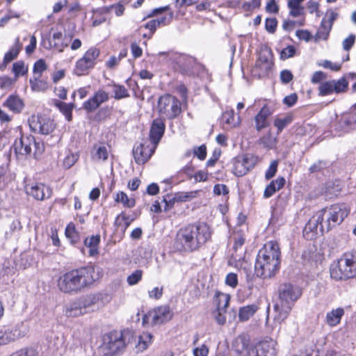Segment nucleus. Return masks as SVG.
<instances>
[{"label":"nucleus","mask_w":356,"mask_h":356,"mask_svg":"<svg viewBox=\"0 0 356 356\" xmlns=\"http://www.w3.org/2000/svg\"><path fill=\"white\" fill-rule=\"evenodd\" d=\"M349 209L345 204H333L316 212L305 226V230L316 234H323L341 224L349 213Z\"/></svg>","instance_id":"nucleus-1"},{"label":"nucleus","mask_w":356,"mask_h":356,"mask_svg":"<svg viewBox=\"0 0 356 356\" xmlns=\"http://www.w3.org/2000/svg\"><path fill=\"white\" fill-rule=\"evenodd\" d=\"M210 236V228L207 224L188 225L177 232L174 248L179 252H193L204 245Z\"/></svg>","instance_id":"nucleus-2"},{"label":"nucleus","mask_w":356,"mask_h":356,"mask_svg":"<svg viewBox=\"0 0 356 356\" xmlns=\"http://www.w3.org/2000/svg\"><path fill=\"white\" fill-rule=\"evenodd\" d=\"M97 279L93 266L72 270L60 275L57 281L59 290L65 293L74 294L92 284Z\"/></svg>","instance_id":"nucleus-3"},{"label":"nucleus","mask_w":356,"mask_h":356,"mask_svg":"<svg viewBox=\"0 0 356 356\" xmlns=\"http://www.w3.org/2000/svg\"><path fill=\"white\" fill-rule=\"evenodd\" d=\"M280 264V250L275 241L266 243L259 251L255 262V273L261 278H270L278 270Z\"/></svg>","instance_id":"nucleus-4"},{"label":"nucleus","mask_w":356,"mask_h":356,"mask_svg":"<svg viewBox=\"0 0 356 356\" xmlns=\"http://www.w3.org/2000/svg\"><path fill=\"white\" fill-rule=\"evenodd\" d=\"M301 295L302 291L298 286L291 284L281 285L279 289V298L273 307L275 312L274 320L279 323L284 321L288 317L294 302Z\"/></svg>","instance_id":"nucleus-5"},{"label":"nucleus","mask_w":356,"mask_h":356,"mask_svg":"<svg viewBox=\"0 0 356 356\" xmlns=\"http://www.w3.org/2000/svg\"><path fill=\"white\" fill-rule=\"evenodd\" d=\"M330 276L336 280L356 277V252L343 253L330 268Z\"/></svg>","instance_id":"nucleus-6"},{"label":"nucleus","mask_w":356,"mask_h":356,"mask_svg":"<svg viewBox=\"0 0 356 356\" xmlns=\"http://www.w3.org/2000/svg\"><path fill=\"white\" fill-rule=\"evenodd\" d=\"M125 347L122 334L118 332H111L103 337V343L100 346L102 356H115Z\"/></svg>","instance_id":"nucleus-7"},{"label":"nucleus","mask_w":356,"mask_h":356,"mask_svg":"<svg viewBox=\"0 0 356 356\" xmlns=\"http://www.w3.org/2000/svg\"><path fill=\"white\" fill-rule=\"evenodd\" d=\"M158 108L160 115L168 119L175 118L181 111L179 101L170 95H165L159 98Z\"/></svg>","instance_id":"nucleus-8"},{"label":"nucleus","mask_w":356,"mask_h":356,"mask_svg":"<svg viewBox=\"0 0 356 356\" xmlns=\"http://www.w3.org/2000/svg\"><path fill=\"white\" fill-rule=\"evenodd\" d=\"M99 54L100 51L98 49L95 47L90 48L83 57L76 61L74 73L77 76L87 74L89 70L95 67Z\"/></svg>","instance_id":"nucleus-9"},{"label":"nucleus","mask_w":356,"mask_h":356,"mask_svg":"<svg viewBox=\"0 0 356 356\" xmlns=\"http://www.w3.org/2000/svg\"><path fill=\"white\" fill-rule=\"evenodd\" d=\"M27 332L28 328L22 322L15 326L0 327V346L8 344L23 337Z\"/></svg>","instance_id":"nucleus-10"},{"label":"nucleus","mask_w":356,"mask_h":356,"mask_svg":"<svg viewBox=\"0 0 356 356\" xmlns=\"http://www.w3.org/2000/svg\"><path fill=\"white\" fill-rule=\"evenodd\" d=\"M172 312L169 306L161 305L149 311L143 318V323H150L152 325H161L172 317Z\"/></svg>","instance_id":"nucleus-11"},{"label":"nucleus","mask_w":356,"mask_h":356,"mask_svg":"<svg viewBox=\"0 0 356 356\" xmlns=\"http://www.w3.org/2000/svg\"><path fill=\"white\" fill-rule=\"evenodd\" d=\"M15 153L17 155L27 156L31 154L32 149L34 147L41 152L42 149L40 148V144L36 143L35 138L33 136L22 135L19 139H17L13 145ZM37 150L34 152L35 154Z\"/></svg>","instance_id":"nucleus-12"},{"label":"nucleus","mask_w":356,"mask_h":356,"mask_svg":"<svg viewBox=\"0 0 356 356\" xmlns=\"http://www.w3.org/2000/svg\"><path fill=\"white\" fill-rule=\"evenodd\" d=\"M348 86L347 80L342 77L337 81L330 80L321 83L318 87L319 95H328L333 92L337 94L345 92Z\"/></svg>","instance_id":"nucleus-13"},{"label":"nucleus","mask_w":356,"mask_h":356,"mask_svg":"<svg viewBox=\"0 0 356 356\" xmlns=\"http://www.w3.org/2000/svg\"><path fill=\"white\" fill-rule=\"evenodd\" d=\"M254 165L252 156L243 154L238 156L233 160L232 172L237 177L246 175Z\"/></svg>","instance_id":"nucleus-14"},{"label":"nucleus","mask_w":356,"mask_h":356,"mask_svg":"<svg viewBox=\"0 0 356 356\" xmlns=\"http://www.w3.org/2000/svg\"><path fill=\"white\" fill-rule=\"evenodd\" d=\"M156 148L155 145H152L149 142H145L134 147L133 155L135 161L138 164H144L149 159Z\"/></svg>","instance_id":"nucleus-15"},{"label":"nucleus","mask_w":356,"mask_h":356,"mask_svg":"<svg viewBox=\"0 0 356 356\" xmlns=\"http://www.w3.org/2000/svg\"><path fill=\"white\" fill-rule=\"evenodd\" d=\"M277 343L273 339L261 341L253 346L250 356H275Z\"/></svg>","instance_id":"nucleus-16"},{"label":"nucleus","mask_w":356,"mask_h":356,"mask_svg":"<svg viewBox=\"0 0 356 356\" xmlns=\"http://www.w3.org/2000/svg\"><path fill=\"white\" fill-rule=\"evenodd\" d=\"M252 346L250 337L243 334L234 339L232 348L237 356H250Z\"/></svg>","instance_id":"nucleus-17"},{"label":"nucleus","mask_w":356,"mask_h":356,"mask_svg":"<svg viewBox=\"0 0 356 356\" xmlns=\"http://www.w3.org/2000/svg\"><path fill=\"white\" fill-rule=\"evenodd\" d=\"M25 191L29 195L33 197L38 200L49 198L51 195V190L42 184L35 183L26 185Z\"/></svg>","instance_id":"nucleus-18"},{"label":"nucleus","mask_w":356,"mask_h":356,"mask_svg":"<svg viewBox=\"0 0 356 356\" xmlns=\"http://www.w3.org/2000/svg\"><path fill=\"white\" fill-rule=\"evenodd\" d=\"M108 99V92L101 89L98 90L91 98L83 103V108L88 112L94 111Z\"/></svg>","instance_id":"nucleus-19"},{"label":"nucleus","mask_w":356,"mask_h":356,"mask_svg":"<svg viewBox=\"0 0 356 356\" xmlns=\"http://www.w3.org/2000/svg\"><path fill=\"white\" fill-rule=\"evenodd\" d=\"M30 126L35 131L44 135L49 134L55 128L52 120L42 117H38L37 121L33 120Z\"/></svg>","instance_id":"nucleus-20"},{"label":"nucleus","mask_w":356,"mask_h":356,"mask_svg":"<svg viewBox=\"0 0 356 356\" xmlns=\"http://www.w3.org/2000/svg\"><path fill=\"white\" fill-rule=\"evenodd\" d=\"M165 124L161 118L155 119L149 132V143L157 147L165 131Z\"/></svg>","instance_id":"nucleus-21"},{"label":"nucleus","mask_w":356,"mask_h":356,"mask_svg":"<svg viewBox=\"0 0 356 356\" xmlns=\"http://www.w3.org/2000/svg\"><path fill=\"white\" fill-rule=\"evenodd\" d=\"M110 150L108 147L103 144H95L91 150V159L95 162H104L108 159Z\"/></svg>","instance_id":"nucleus-22"},{"label":"nucleus","mask_w":356,"mask_h":356,"mask_svg":"<svg viewBox=\"0 0 356 356\" xmlns=\"http://www.w3.org/2000/svg\"><path fill=\"white\" fill-rule=\"evenodd\" d=\"M273 111L270 109L267 105L262 107L260 111L255 116L256 129L257 131L267 127L269 125L268 117L273 114Z\"/></svg>","instance_id":"nucleus-23"},{"label":"nucleus","mask_w":356,"mask_h":356,"mask_svg":"<svg viewBox=\"0 0 356 356\" xmlns=\"http://www.w3.org/2000/svg\"><path fill=\"white\" fill-rule=\"evenodd\" d=\"M3 106L15 113H19L24 108V104L19 96L11 95L3 102Z\"/></svg>","instance_id":"nucleus-24"},{"label":"nucleus","mask_w":356,"mask_h":356,"mask_svg":"<svg viewBox=\"0 0 356 356\" xmlns=\"http://www.w3.org/2000/svg\"><path fill=\"white\" fill-rule=\"evenodd\" d=\"M344 309L341 307L334 309L326 314L325 322L330 327L338 325L344 315Z\"/></svg>","instance_id":"nucleus-25"},{"label":"nucleus","mask_w":356,"mask_h":356,"mask_svg":"<svg viewBox=\"0 0 356 356\" xmlns=\"http://www.w3.org/2000/svg\"><path fill=\"white\" fill-rule=\"evenodd\" d=\"M100 243L99 235L91 236L84 240L85 248L88 249V254L90 257L96 256L99 254V244Z\"/></svg>","instance_id":"nucleus-26"},{"label":"nucleus","mask_w":356,"mask_h":356,"mask_svg":"<svg viewBox=\"0 0 356 356\" xmlns=\"http://www.w3.org/2000/svg\"><path fill=\"white\" fill-rule=\"evenodd\" d=\"M152 342V336L149 332H143L139 335L135 345L136 353H141L145 350Z\"/></svg>","instance_id":"nucleus-27"},{"label":"nucleus","mask_w":356,"mask_h":356,"mask_svg":"<svg viewBox=\"0 0 356 356\" xmlns=\"http://www.w3.org/2000/svg\"><path fill=\"white\" fill-rule=\"evenodd\" d=\"M303 0H289L287 6L289 9V15L293 17L303 16L305 8L302 5Z\"/></svg>","instance_id":"nucleus-28"},{"label":"nucleus","mask_w":356,"mask_h":356,"mask_svg":"<svg viewBox=\"0 0 356 356\" xmlns=\"http://www.w3.org/2000/svg\"><path fill=\"white\" fill-rule=\"evenodd\" d=\"M42 76H33L29 80L32 91L39 92H44L49 88V83L47 80L41 79Z\"/></svg>","instance_id":"nucleus-29"},{"label":"nucleus","mask_w":356,"mask_h":356,"mask_svg":"<svg viewBox=\"0 0 356 356\" xmlns=\"http://www.w3.org/2000/svg\"><path fill=\"white\" fill-rule=\"evenodd\" d=\"M65 315L68 317H77L86 313V311L80 301L71 303L66 307Z\"/></svg>","instance_id":"nucleus-30"},{"label":"nucleus","mask_w":356,"mask_h":356,"mask_svg":"<svg viewBox=\"0 0 356 356\" xmlns=\"http://www.w3.org/2000/svg\"><path fill=\"white\" fill-rule=\"evenodd\" d=\"M258 307L254 304L243 306L239 309L238 318L241 321L249 320L257 312Z\"/></svg>","instance_id":"nucleus-31"},{"label":"nucleus","mask_w":356,"mask_h":356,"mask_svg":"<svg viewBox=\"0 0 356 356\" xmlns=\"http://www.w3.org/2000/svg\"><path fill=\"white\" fill-rule=\"evenodd\" d=\"M218 311H226L230 300V296L217 291L214 297Z\"/></svg>","instance_id":"nucleus-32"},{"label":"nucleus","mask_w":356,"mask_h":356,"mask_svg":"<svg viewBox=\"0 0 356 356\" xmlns=\"http://www.w3.org/2000/svg\"><path fill=\"white\" fill-rule=\"evenodd\" d=\"M22 49V44L19 42V38H17L15 40V42L14 45L10 48V49L6 53L3 58V63L6 65L8 63L11 62L14 59H15L19 51Z\"/></svg>","instance_id":"nucleus-33"},{"label":"nucleus","mask_w":356,"mask_h":356,"mask_svg":"<svg viewBox=\"0 0 356 356\" xmlns=\"http://www.w3.org/2000/svg\"><path fill=\"white\" fill-rule=\"evenodd\" d=\"M114 200L116 202L122 204L124 207L132 208L136 204V201L134 198L129 197L127 195L120 191L115 195Z\"/></svg>","instance_id":"nucleus-34"},{"label":"nucleus","mask_w":356,"mask_h":356,"mask_svg":"<svg viewBox=\"0 0 356 356\" xmlns=\"http://www.w3.org/2000/svg\"><path fill=\"white\" fill-rule=\"evenodd\" d=\"M50 44L54 48L59 52H62L65 47H67L68 43L63 41V34L61 32H55L50 40Z\"/></svg>","instance_id":"nucleus-35"},{"label":"nucleus","mask_w":356,"mask_h":356,"mask_svg":"<svg viewBox=\"0 0 356 356\" xmlns=\"http://www.w3.org/2000/svg\"><path fill=\"white\" fill-rule=\"evenodd\" d=\"M55 106L59 109V111L65 116L67 121H71L72 118V112L74 109V104H67L63 102L56 101Z\"/></svg>","instance_id":"nucleus-36"},{"label":"nucleus","mask_w":356,"mask_h":356,"mask_svg":"<svg viewBox=\"0 0 356 356\" xmlns=\"http://www.w3.org/2000/svg\"><path fill=\"white\" fill-rule=\"evenodd\" d=\"M134 220V218L127 216L124 212H122L116 217L115 225L118 227H124L126 229Z\"/></svg>","instance_id":"nucleus-37"},{"label":"nucleus","mask_w":356,"mask_h":356,"mask_svg":"<svg viewBox=\"0 0 356 356\" xmlns=\"http://www.w3.org/2000/svg\"><path fill=\"white\" fill-rule=\"evenodd\" d=\"M293 121V116L291 115H286L282 118H276L274 120V125L277 129V132L280 133L286 126L291 124Z\"/></svg>","instance_id":"nucleus-38"},{"label":"nucleus","mask_w":356,"mask_h":356,"mask_svg":"<svg viewBox=\"0 0 356 356\" xmlns=\"http://www.w3.org/2000/svg\"><path fill=\"white\" fill-rule=\"evenodd\" d=\"M256 65L266 72L270 70L272 66V61L270 58V54H261Z\"/></svg>","instance_id":"nucleus-39"},{"label":"nucleus","mask_w":356,"mask_h":356,"mask_svg":"<svg viewBox=\"0 0 356 356\" xmlns=\"http://www.w3.org/2000/svg\"><path fill=\"white\" fill-rule=\"evenodd\" d=\"M113 92L115 99H121L129 97V91L122 85L114 83L113 85Z\"/></svg>","instance_id":"nucleus-40"},{"label":"nucleus","mask_w":356,"mask_h":356,"mask_svg":"<svg viewBox=\"0 0 356 356\" xmlns=\"http://www.w3.org/2000/svg\"><path fill=\"white\" fill-rule=\"evenodd\" d=\"M47 70V65L44 59L37 60L33 67V76H42L44 72Z\"/></svg>","instance_id":"nucleus-41"},{"label":"nucleus","mask_w":356,"mask_h":356,"mask_svg":"<svg viewBox=\"0 0 356 356\" xmlns=\"http://www.w3.org/2000/svg\"><path fill=\"white\" fill-rule=\"evenodd\" d=\"M28 71V67L25 65L24 62L18 60L13 65V72L16 77L24 75Z\"/></svg>","instance_id":"nucleus-42"},{"label":"nucleus","mask_w":356,"mask_h":356,"mask_svg":"<svg viewBox=\"0 0 356 356\" xmlns=\"http://www.w3.org/2000/svg\"><path fill=\"white\" fill-rule=\"evenodd\" d=\"M143 275L142 270H136L127 277V282L129 286L136 285L142 280Z\"/></svg>","instance_id":"nucleus-43"},{"label":"nucleus","mask_w":356,"mask_h":356,"mask_svg":"<svg viewBox=\"0 0 356 356\" xmlns=\"http://www.w3.org/2000/svg\"><path fill=\"white\" fill-rule=\"evenodd\" d=\"M196 195L197 191L181 192L175 194V197L173 199L175 200L176 201L186 202L195 197Z\"/></svg>","instance_id":"nucleus-44"},{"label":"nucleus","mask_w":356,"mask_h":356,"mask_svg":"<svg viewBox=\"0 0 356 356\" xmlns=\"http://www.w3.org/2000/svg\"><path fill=\"white\" fill-rule=\"evenodd\" d=\"M222 119L225 122L231 127H236L239 124V121H235L234 111H225L222 115Z\"/></svg>","instance_id":"nucleus-45"},{"label":"nucleus","mask_w":356,"mask_h":356,"mask_svg":"<svg viewBox=\"0 0 356 356\" xmlns=\"http://www.w3.org/2000/svg\"><path fill=\"white\" fill-rule=\"evenodd\" d=\"M79 157L78 154L70 153L63 160V166L67 169L70 168L78 161Z\"/></svg>","instance_id":"nucleus-46"},{"label":"nucleus","mask_w":356,"mask_h":356,"mask_svg":"<svg viewBox=\"0 0 356 356\" xmlns=\"http://www.w3.org/2000/svg\"><path fill=\"white\" fill-rule=\"evenodd\" d=\"M98 300V298L94 294H90L86 296L84 300H79L81 302L84 309L87 307H92L94 305Z\"/></svg>","instance_id":"nucleus-47"},{"label":"nucleus","mask_w":356,"mask_h":356,"mask_svg":"<svg viewBox=\"0 0 356 356\" xmlns=\"http://www.w3.org/2000/svg\"><path fill=\"white\" fill-rule=\"evenodd\" d=\"M225 284L233 289L238 285V275L234 273H229L226 275Z\"/></svg>","instance_id":"nucleus-48"},{"label":"nucleus","mask_w":356,"mask_h":356,"mask_svg":"<svg viewBox=\"0 0 356 356\" xmlns=\"http://www.w3.org/2000/svg\"><path fill=\"white\" fill-rule=\"evenodd\" d=\"M277 26L276 18H267L265 22V29L270 33H274Z\"/></svg>","instance_id":"nucleus-49"},{"label":"nucleus","mask_w":356,"mask_h":356,"mask_svg":"<svg viewBox=\"0 0 356 356\" xmlns=\"http://www.w3.org/2000/svg\"><path fill=\"white\" fill-rule=\"evenodd\" d=\"M277 165L278 162L276 160H274L270 163L265 174V177L266 179H270L275 175L277 170Z\"/></svg>","instance_id":"nucleus-50"},{"label":"nucleus","mask_w":356,"mask_h":356,"mask_svg":"<svg viewBox=\"0 0 356 356\" xmlns=\"http://www.w3.org/2000/svg\"><path fill=\"white\" fill-rule=\"evenodd\" d=\"M193 154L200 160H204L207 156V148L204 145L195 147Z\"/></svg>","instance_id":"nucleus-51"},{"label":"nucleus","mask_w":356,"mask_h":356,"mask_svg":"<svg viewBox=\"0 0 356 356\" xmlns=\"http://www.w3.org/2000/svg\"><path fill=\"white\" fill-rule=\"evenodd\" d=\"M296 49L293 46L289 45L284 48L281 52V58L287 59L295 55Z\"/></svg>","instance_id":"nucleus-52"},{"label":"nucleus","mask_w":356,"mask_h":356,"mask_svg":"<svg viewBox=\"0 0 356 356\" xmlns=\"http://www.w3.org/2000/svg\"><path fill=\"white\" fill-rule=\"evenodd\" d=\"M355 42V35L350 34L348 37L343 40L342 42L343 49L345 51H349Z\"/></svg>","instance_id":"nucleus-53"},{"label":"nucleus","mask_w":356,"mask_h":356,"mask_svg":"<svg viewBox=\"0 0 356 356\" xmlns=\"http://www.w3.org/2000/svg\"><path fill=\"white\" fill-rule=\"evenodd\" d=\"M163 289L162 286H156L152 290L148 291L149 298L152 299L158 300L161 298L163 295Z\"/></svg>","instance_id":"nucleus-54"},{"label":"nucleus","mask_w":356,"mask_h":356,"mask_svg":"<svg viewBox=\"0 0 356 356\" xmlns=\"http://www.w3.org/2000/svg\"><path fill=\"white\" fill-rule=\"evenodd\" d=\"M296 35L300 40H305L306 42H309L312 38L311 33L307 30H297Z\"/></svg>","instance_id":"nucleus-55"},{"label":"nucleus","mask_w":356,"mask_h":356,"mask_svg":"<svg viewBox=\"0 0 356 356\" xmlns=\"http://www.w3.org/2000/svg\"><path fill=\"white\" fill-rule=\"evenodd\" d=\"M209 353V348L205 344H202L200 347H197L193 350L194 356H207Z\"/></svg>","instance_id":"nucleus-56"},{"label":"nucleus","mask_w":356,"mask_h":356,"mask_svg":"<svg viewBox=\"0 0 356 356\" xmlns=\"http://www.w3.org/2000/svg\"><path fill=\"white\" fill-rule=\"evenodd\" d=\"M326 78H327V75L325 73H324L321 71H318V72H316L314 73V74L312 77L311 81L313 83H318L321 81L325 80Z\"/></svg>","instance_id":"nucleus-57"},{"label":"nucleus","mask_w":356,"mask_h":356,"mask_svg":"<svg viewBox=\"0 0 356 356\" xmlns=\"http://www.w3.org/2000/svg\"><path fill=\"white\" fill-rule=\"evenodd\" d=\"M65 235L70 238H75L77 236L75 225L73 223H70L65 229Z\"/></svg>","instance_id":"nucleus-58"},{"label":"nucleus","mask_w":356,"mask_h":356,"mask_svg":"<svg viewBox=\"0 0 356 356\" xmlns=\"http://www.w3.org/2000/svg\"><path fill=\"white\" fill-rule=\"evenodd\" d=\"M213 192L217 195H226L229 193L228 188L224 184H216L213 188Z\"/></svg>","instance_id":"nucleus-59"},{"label":"nucleus","mask_w":356,"mask_h":356,"mask_svg":"<svg viewBox=\"0 0 356 356\" xmlns=\"http://www.w3.org/2000/svg\"><path fill=\"white\" fill-rule=\"evenodd\" d=\"M326 167V163L322 161L314 163L310 168L309 172L312 173L319 172Z\"/></svg>","instance_id":"nucleus-60"},{"label":"nucleus","mask_w":356,"mask_h":356,"mask_svg":"<svg viewBox=\"0 0 356 356\" xmlns=\"http://www.w3.org/2000/svg\"><path fill=\"white\" fill-rule=\"evenodd\" d=\"M298 97L296 93L291 94L288 96H286L283 100L284 104L288 106H292L297 102Z\"/></svg>","instance_id":"nucleus-61"},{"label":"nucleus","mask_w":356,"mask_h":356,"mask_svg":"<svg viewBox=\"0 0 356 356\" xmlns=\"http://www.w3.org/2000/svg\"><path fill=\"white\" fill-rule=\"evenodd\" d=\"M65 76V70L61 69L56 71L52 74V81L54 83H58L60 80L63 79Z\"/></svg>","instance_id":"nucleus-62"},{"label":"nucleus","mask_w":356,"mask_h":356,"mask_svg":"<svg viewBox=\"0 0 356 356\" xmlns=\"http://www.w3.org/2000/svg\"><path fill=\"white\" fill-rule=\"evenodd\" d=\"M330 31L325 30V29L322 28L321 26L319 28L318 32L316 34L315 39L316 40H327Z\"/></svg>","instance_id":"nucleus-63"},{"label":"nucleus","mask_w":356,"mask_h":356,"mask_svg":"<svg viewBox=\"0 0 356 356\" xmlns=\"http://www.w3.org/2000/svg\"><path fill=\"white\" fill-rule=\"evenodd\" d=\"M280 79L284 83H288L292 80L293 74L289 70H283L280 73Z\"/></svg>","instance_id":"nucleus-64"}]
</instances>
